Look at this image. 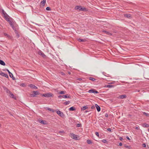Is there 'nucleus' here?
<instances>
[{
    "label": "nucleus",
    "mask_w": 149,
    "mask_h": 149,
    "mask_svg": "<svg viewBox=\"0 0 149 149\" xmlns=\"http://www.w3.org/2000/svg\"><path fill=\"white\" fill-rule=\"evenodd\" d=\"M53 95V94L51 93H47L43 94L42 96L47 97H49L52 96Z\"/></svg>",
    "instance_id": "1"
},
{
    "label": "nucleus",
    "mask_w": 149,
    "mask_h": 149,
    "mask_svg": "<svg viewBox=\"0 0 149 149\" xmlns=\"http://www.w3.org/2000/svg\"><path fill=\"white\" fill-rule=\"evenodd\" d=\"M33 94L31 95V96L32 97H36V95L39 94V92L38 91H33Z\"/></svg>",
    "instance_id": "2"
},
{
    "label": "nucleus",
    "mask_w": 149,
    "mask_h": 149,
    "mask_svg": "<svg viewBox=\"0 0 149 149\" xmlns=\"http://www.w3.org/2000/svg\"><path fill=\"white\" fill-rule=\"evenodd\" d=\"M58 115L60 116L63 117L64 116V115L63 113L61 112L60 111L58 110L56 111Z\"/></svg>",
    "instance_id": "3"
},
{
    "label": "nucleus",
    "mask_w": 149,
    "mask_h": 149,
    "mask_svg": "<svg viewBox=\"0 0 149 149\" xmlns=\"http://www.w3.org/2000/svg\"><path fill=\"white\" fill-rule=\"evenodd\" d=\"M70 136L73 139H74L75 140L77 139V136L73 134H70Z\"/></svg>",
    "instance_id": "4"
},
{
    "label": "nucleus",
    "mask_w": 149,
    "mask_h": 149,
    "mask_svg": "<svg viewBox=\"0 0 149 149\" xmlns=\"http://www.w3.org/2000/svg\"><path fill=\"white\" fill-rule=\"evenodd\" d=\"M88 92L89 93H99L97 91H96L94 89H92L89 90L88 91Z\"/></svg>",
    "instance_id": "5"
},
{
    "label": "nucleus",
    "mask_w": 149,
    "mask_h": 149,
    "mask_svg": "<svg viewBox=\"0 0 149 149\" xmlns=\"http://www.w3.org/2000/svg\"><path fill=\"white\" fill-rule=\"evenodd\" d=\"M3 89L7 93L9 94L11 92L9 90L8 88H6V87L3 86Z\"/></svg>",
    "instance_id": "6"
},
{
    "label": "nucleus",
    "mask_w": 149,
    "mask_h": 149,
    "mask_svg": "<svg viewBox=\"0 0 149 149\" xmlns=\"http://www.w3.org/2000/svg\"><path fill=\"white\" fill-rule=\"evenodd\" d=\"M0 74L2 76L6 77V78H8V75L7 74H6L2 72H0Z\"/></svg>",
    "instance_id": "7"
},
{
    "label": "nucleus",
    "mask_w": 149,
    "mask_h": 149,
    "mask_svg": "<svg viewBox=\"0 0 149 149\" xmlns=\"http://www.w3.org/2000/svg\"><path fill=\"white\" fill-rule=\"evenodd\" d=\"M38 53L39 55L42 56L43 57L45 56V54L40 50L39 51Z\"/></svg>",
    "instance_id": "8"
},
{
    "label": "nucleus",
    "mask_w": 149,
    "mask_h": 149,
    "mask_svg": "<svg viewBox=\"0 0 149 149\" xmlns=\"http://www.w3.org/2000/svg\"><path fill=\"white\" fill-rule=\"evenodd\" d=\"M46 0H43L41 2V6L42 7H44L46 3Z\"/></svg>",
    "instance_id": "9"
},
{
    "label": "nucleus",
    "mask_w": 149,
    "mask_h": 149,
    "mask_svg": "<svg viewBox=\"0 0 149 149\" xmlns=\"http://www.w3.org/2000/svg\"><path fill=\"white\" fill-rule=\"evenodd\" d=\"M29 86H30L31 88H34L35 89H37V87H36V86H35L34 85H33L32 84H30L29 85Z\"/></svg>",
    "instance_id": "10"
},
{
    "label": "nucleus",
    "mask_w": 149,
    "mask_h": 149,
    "mask_svg": "<svg viewBox=\"0 0 149 149\" xmlns=\"http://www.w3.org/2000/svg\"><path fill=\"white\" fill-rule=\"evenodd\" d=\"M102 32H103L105 33L107 35H112V34L111 33H110V32H109L108 31H105V30H103Z\"/></svg>",
    "instance_id": "11"
},
{
    "label": "nucleus",
    "mask_w": 149,
    "mask_h": 149,
    "mask_svg": "<svg viewBox=\"0 0 149 149\" xmlns=\"http://www.w3.org/2000/svg\"><path fill=\"white\" fill-rule=\"evenodd\" d=\"M95 106L96 108L97 111L98 112L100 111V107L97 104H95Z\"/></svg>",
    "instance_id": "12"
},
{
    "label": "nucleus",
    "mask_w": 149,
    "mask_h": 149,
    "mask_svg": "<svg viewBox=\"0 0 149 149\" xmlns=\"http://www.w3.org/2000/svg\"><path fill=\"white\" fill-rule=\"evenodd\" d=\"M9 94V96L10 97L13 98H14L15 99H16L15 97H14V95L11 92Z\"/></svg>",
    "instance_id": "13"
},
{
    "label": "nucleus",
    "mask_w": 149,
    "mask_h": 149,
    "mask_svg": "<svg viewBox=\"0 0 149 149\" xmlns=\"http://www.w3.org/2000/svg\"><path fill=\"white\" fill-rule=\"evenodd\" d=\"M126 97V95H121L120 96L119 98L120 99H123Z\"/></svg>",
    "instance_id": "14"
},
{
    "label": "nucleus",
    "mask_w": 149,
    "mask_h": 149,
    "mask_svg": "<svg viewBox=\"0 0 149 149\" xmlns=\"http://www.w3.org/2000/svg\"><path fill=\"white\" fill-rule=\"evenodd\" d=\"M6 70L8 72V73L9 74V75L10 77H13V74L9 71L8 70V69H6Z\"/></svg>",
    "instance_id": "15"
},
{
    "label": "nucleus",
    "mask_w": 149,
    "mask_h": 149,
    "mask_svg": "<svg viewBox=\"0 0 149 149\" xmlns=\"http://www.w3.org/2000/svg\"><path fill=\"white\" fill-rule=\"evenodd\" d=\"M75 109H76L74 107H70L69 109V110L70 111H73L75 110Z\"/></svg>",
    "instance_id": "16"
},
{
    "label": "nucleus",
    "mask_w": 149,
    "mask_h": 149,
    "mask_svg": "<svg viewBox=\"0 0 149 149\" xmlns=\"http://www.w3.org/2000/svg\"><path fill=\"white\" fill-rule=\"evenodd\" d=\"M0 64L4 66L5 65V63L4 62L1 60H0Z\"/></svg>",
    "instance_id": "17"
},
{
    "label": "nucleus",
    "mask_w": 149,
    "mask_h": 149,
    "mask_svg": "<svg viewBox=\"0 0 149 149\" xmlns=\"http://www.w3.org/2000/svg\"><path fill=\"white\" fill-rule=\"evenodd\" d=\"M80 11H86V9L84 7H81L80 6V9H79Z\"/></svg>",
    "instance_id": "18"
},
{
    "label": "nucleus",
    "mask_w": 149,
    "mask_h": 149,
    "mask_svg": "<svg viewBox=\"0 0 149 149\" xmlns=\"http://www.w3.org/2000/svg\"><path fill=\"white\" fill-rule=\"evenodd\" d=\"M62 97L64 98H70V96L68 95H63L62 96Z\"/></svg>",
    "instance_id": "19"
},
{
    "label": "nucleus",
    "mask_w": 149,
    "mask_h": 149,
    "mask_svg": "<svg viewBox=\"0 0 149 149\" xmlns=\"http://www.w3.org/2000/svg\"><path fill=\"white\" fill-rule=\"evenodd\" d=\"M40 122L43 124H46V122L45 121H44L43 120H40L39 121Z\"/></svg>",
    "instance_id": "20"
},
{
    "label": "nucleus",
    "mask_w": 149,
    "mask_h": 149,
    "mask_svg": "<svg viewBox=\"0 0 149 149\" xmlns=\"http://www.w3.org/2000/svg\"><path fill=\"white\" fill-rule=\"evenodd\" d=\"M124 16L128 18H130L131 17V15L130 14H125Z\"/></svg>",
    "instance_id": "21"
},
{
    "label": "nucleus",
    "mask_w": 149,
    "mask_h": 149,
    "mask_svg": "<svg viewBox=\"0 0 149 149\" xmlns=\"http://www.w3.org/2000/svg\"><path fill=\"white\" fill-rule=\"evenodd\" d=\"M143 127H149V125L148 124H147L146 123H144L143 125Z\"/></svg>",
    "instance_id": "22"
},
{
    "label": "nucleus",
    "mask_w": 149,
    "mask_h": 149,
    "mask_svg": "<svg viewBox=\"0 0 149 149\" xmlns=\"http://www.w3.org/2000/svg\"><path fill=\"white\" fill-rule=\"evenodd\" d=\"M4 18H5V19L8 22L9 21L10 19L8 15L7 16V17H4Z\"/></svg>",
    "instance_id": "23"
},
{
    "label": "nucleus",
    "mask_w": 149,
    "mask_h": 149,
    "mask_svg": "<svg viewBox=\"0 0 149 149\" xmlns=\"http://www.w3.org/2000/svg\"><path fill=\"white\" fill-rule=\"evenodd\" d=\"M89 79L90 80H91L93 81H94L96 80L95 78L92 77H90Z\"/></svg>",
    "instance_id": "24"
},
{
    "label": "nucleus",
    "mask_w": 149,
    "mask_h": 149,
    "mask_svg": "<svg viewBox=\"0 0 149 149\" xmlns=\"http://www.w3.org/2000/svg\"><path fill=\"white\" fill-rule=\"evenodd\" d=\"M9 22V24L12 28H13V25L12 22L9 20V21H8Z\"/></svg>",
    "instance_id": "25"
},
{
    "label": "nucleus",
    "mask_w": 149,
    "mask_h": 149,
    "mask_svg": "<svg viewBox=\"0 0 149 149\" xmlns=\"http://www.w3.org/2000/svg\"><path fill=\"white\" fill-rule=\"evenodd\" d=\"M80 6H76L75 8V10H79V9H80Z\"/></svg>",
    "instance_id": "26"
},
{
    "label": "nucleus",
    "mask_w": 149,
    "mask_h": 149,
    "mask_svg": "<svg viewBox=\"0 0 149 149\" xmlns=\"http://www.w3.org/2000/svg\"><path fill=\"white\" fill-rule=\"evenodd\" d=\"M70 103V102L69 101H67L65 102H64L63 103L65 105H67L68 104H69Z\"/></svg>",
    "instance_id": "27"
},
{
    "label": "nucleus",
    "mask_w": 149,
    "mask_h": 149,
    "mask_svg": "<svg viewBox=\"0 0 149 149\" xmlns=\"http://www.w3.org/2000/svg\"><path fill=\"white\" fill-rule=\"evenodd\" d=\"M66 93V92L64 91H61L59 93V94H65Z\"/></svg>",
    "instance_id": "28"
},
{
    "label": "nucleus",
    "mask_w": 149,
    "mask_h": 149,
    "mask_svg": "<svg viewBox=\"0 0 149 149\" xmlns=\"http://www.w3.org/2000/svg\"><path fill=\"white\" fill-rule=\"evenodd\" d=\"M106 87L109 88H111L112 87H113V85H107L106 86Z\"/></svg>",
    "instance_id": "29"
},
{
    "label": "nucleus",
    "mask_w": 149,
    "mask_h": 149,
    "mask_svg": "<svg viewBox=\"0 0 149 149\" xmlns=\"http://www.w3.org/2000/svg\"><path fill=\"white\" fill-rule=\"evenodd\" d=\"M78 40L79 42H84L85 41V39H81L80 38H79L78 39Z\"/></svg>",
    "instance_id": "30"
},
{
    "label": "nucleus",
    "mask_w": 149,
    "mask_h": 149,
    "mask_svg": "<svg viewBox=\"0 0 149 149\" xmlns=\"http://www.w3.org/2000/svg\"><path fill=\"white\" fill-rule=\"evenodd\" d=\"M87 142L88 144H91L92 143L91 141L90 140H87Z\"/></svg>",
    "instance_id": "31"
},
{
    "label": "nucleus",
    "mask_w": 149,
    "mask_h": 149,
    "mask_svg": "<svg viewBox=\"0 0 149 149\" xmlns=\"http://www.w3.org/2000/svg\"><path fill=\"white\" fill-rule=\"evenodd\" d=\"M87 108L86 106H84L82 107L81 108V110H84L86 109Z\"/></svg>",
    "instance_id": "32"
},
{
    "label": "nucleus",
    "mask_w": 149,
    "mask_h": 149,
    "mask_svg": "<svg viewBox=\"0 0 149 149\" xmlns=\"http://www.w3.org/2000/svg\"><path fill=\"white\" fill-rule=\"evenodd\" d=\"M1 12L3 15H4L6 13L3 9H2L1 10Z\"/></svg>",
    "instance_id": "33"
},
{
    "label": "nucleus",
    "mask_w": 149,
    "mask_h": 149,
    "mask_svg": "<svg viewBox=\"0 0 149 149\" xmlns=\"http://www.w3.org/2000/svg\"><path fill=\"white\" fill-rule=\"evenodd\" d=\"M4 35L6 36L8 38H9V37H10V36H9L8 34H7L6 33H4Z\"/></svg>",
    "instance_id": "34"
},
{
    "label": "nucleus",
    "mask_w": 149,
    "mask_h": 149,
    "mask_svg": "<svg viewBox=\"0 0 149 149\" xmlns=\"http://www.w3.org/2000/svg\"><path fill=\"white\" fill-rule=\"evenodd\" d=\"M102 141L103 143H106L107 142L106 140L104 139L102 140Z\"/></svg>",
    "instance_id": "35"
},
{
    "label": "nucleus",
    "mask_w": 149,
    "mask_h": 149,
    "mask_svg": "<svg viewBox=\"0 0 149 149\" xmlns=\"http://www.w3.org/2000/svg\"><path fill=\"white\" fill-rule=\"evenodd\" d=\"M46 10H51V9H50V8L49 7H47L46 8Z\"/></svg>",
    "instance_id": "36"
},
{
    "label": "nucleus",
    "mask_w": 149,
    "mask_h": 149,
    "mask_svg": "<svg viewBox=\"0 0 149 149\" xmlns=\"http://www.w3.org/2000/svg\"><path fill=\"white\" fill-rule=\"evenodd\" d=\"M143 113L144 115H145L146 116H148L149 115V114L145 112H143Z\"/></svg>",
    "instance_id": "37"
},
{
    "label": "nucleus",
    "mask_w": 149,
    "mask_h": 149,
    "mask_svg": "<svg viewBox=\"0 0 149 149\" xmlns=\"http://www.w3.org/2000/svg\"><path fill=\"white\" fill-rule=\"evenodd\" d=\"M81 126V125L80 124L78 123V124H77V127H80Z\"/></svg>",
    "instance_id": "38"
},
{
    "label": "nucleus",
    "mask_w": 149,
    "mask_h": 149,
    "mask_svg": "<svg viewBox=\"0 0 149 149\" xmlns=\"http://www.w3.org/2000/svg\"><path fill=\"white\" fill-rule=\"evenodd\" d=\"M95 134L98 137H99V133H98V132H95Z\"/></svg>",
    "instance_id": "39"
},
{
    "label": "nucleus",
    "mask_w": 149,
    "mask_h": 149,
    "mask_svg": "<svg viewBox=\"0 0 149 149\" xmlns=\"http://www.w3.org/2000/svg\"><path fill=\"white\" fill-rule=\"evenodd\" d=\"M142 146L143 147H146V144L145 143H143L142 145Z\"/></svg>",
    "instance_id": "40"
},
{
    "label": "nucleus",
    "mask_w": 149,
    "mask_h": 149,
    "mask_svg": "<svg viewBox=\"0 0 149 149\" xmlns=\"http://www.w3.org/2000/svg\"><path fill=\"white\" fill-rule=\"evenodd\" d=\"M3 16L4 17H7V16L8 15L6 13L5 14H4V15H3Z\"/></svg>",
    "instance_id": "41"
},
{
    "label": "nucleus",
    "mask_w": 149,
    "mask_h": 149,
    "mask_svg": "<svg viewBox=\"0 0 149 149\" xmlns=\"http://www.w3.org/2000/svg\"><path fill=\"white\" fill-rule=\"evenodd\" d=\"M107 130L109 132H111V129L110 128L107 129Z\"/></svg>",
    "instance_id": "42"
},
{
    "label": "nucleus",
    "mask_w": 149,
    "mask_h": 149,
    "mask_svg": "<svg viewBox=\"0 0 149 149\" xmlns=\"http://www.w3.org/2000/svg\"><path fill=\"white\" fill-rule=\"evenodd\" d=\"M125 147L127 148H130V146H125Z\"/></svg>",
    "instance_id": "43"
},
{
    "label": "nucleus",
    "mask_w": 149,
    "mask_h": 149,
    "mask_svg": "<svg viewBox=\"0 0 149 149\" xmlns=\"http://www.w3.org/2000/svg\"><path fill=\"white\" fill-rule=\"evenodd\" d=\"M95 108V106H92L91 107V109H94Z\"/></svg>",
    "instance_id": "44"
},
{
    "label": "nucleus",
    "mask_w": 149,
    "mask_h": 149,
    "mask_svg": "<svg viewBox=\"0 0 149 149\" xmlns=\"http://www.w3.org/2000/svg\"><path fill=\"white\" fill-rule=\"evenodd\" d=\"M61 74L62 75H65V73H64L63 72H61Z\"/></svg>",
    "instance_id": "45"
},
{
    "label": "nucleus",
    "mask_w": 149,
    "mask_h": 149,
    "mask_svg": "<svg viewBox=\"0 0 149 149\" xmlns=\"http://www.w3.org/2000/svg\"><path fill=\"white\" fill-rule=\"evenodd\" d=\"M139 129V126L136 127H135V129L136 130H138Z\"/></svg>",
    "instance_id": "46"
},
{
    "label": "nucleus",
    "mask_w": 149,
    "mask_h": 149,
    "mask_svg": "<svg viewBox=\"0 0 149 149\" xmlns=\"http://www.w3.org/2000/svg\"><path fill=\"white\" fill-rule=\"evenodd\" d=\"M122 145V143H119V146H121Z\"/></svg>",
    "instance_id": "47"
},
{
    "label": "nucleus",
    "mask_w": 149,
    "mask_h": 149,
    "mask_svg": "<svg viewBox=\"0 0 149 149\" xmlns=\"http://www.w3.org/2000/svg\"><path fill=\"white\" fill-rule=\"evenodd\" d=\"M47 109L48 110H49V111H51V109H50V108H47Z\"/></svg>",
    "instance_id": "48"
},
{
    "label": "nucleus",
    "mask_w": 149,
    "mask_h": 149,
    "mask_svg": "<svg viewBox=\"0 0 149 149\" xmlns=\"http://www.w3.org/2000/svg\"><path fill=\"white\" fill-rule=\"evenodd\" d=\"M62 95H59L58 97L59 98H61V97H62Z\"/></svg>",
    "instance_id": "49"
},
{
    "label": "nucleus",
    "mask_w": 149,
    "mask_h": 149,
    "mask_svg": "<svg viewBox=\"0 0 149 149\" xmlns=\"http://www.w3.org/2000/svg\"><path fill=\"white\" fill-rule=\"evenodd\" d=\"M126 139H127L128 140H130V138H129V137L128 136H127L126 137Z\"/></svg>",
    "instance_id": "50"
},
{
    "label": "nucleus",
    "mask_w": 149,
    "mask_h": 149,
    "mask_svg": "<svg viewBox=\"0 0 149 149\" xmlns=\"http://www.w3.org/2000/svg\"><path fill=\"white\" fill-rule=\"evenodd\" d=\"M123 139L122 137H120L119 138V139L120 140H123Z\"/></svg>",
    "instance_id": "51"
},
{
    "label": "nucleus",
    "mask_w": 149,
    "mask_h": 149,
    "mask_svg": "<svg viewBox=\"0 0 149 149\" xmlns=\"http://www.w3.org/2000/svg\"><path fill=\"white\" fill-rule=\"evenodd\" d=\"M11 78H12V79L13 80H14L15 79V78L13 77H13H10Z\"/></svg>",
    "instance_id": "52"
},
{
    "label": "nucleus",
    "mask_w": 149,
    "mask_h": 149,
    "mask_svg": "<svg viewBox=\"0 0 149 149\" xmlns=\"http://www.w3.org/2000/svg\"><path fill=\"white\" fill-rule=\"evenodd\" d=\"M13 29L15 31V32L16 31V30H15V28L13 26Z\"/></svg>",
    "instance_id": "53"
},
{
    "label": "nucleus",
    "mask_w": 149,
    "mask_h": 149,
    "mask_svg": "<svg viewBox=\"0 0 149 149\" xmlns=\"http://www.w3.org/2000/svg\"><path fill=\"white\" fill-rule=\"evenodd\" d=\"M51 111H52V112H54V110L53 109H51Z\"/></svg>",
    "instance_id": "54"
},
{
    "label": "nucleus",
    "mask_w": 149,
    "mask_h": 149,
    "mask_svg": "<svg viewBox=\"0 0 149 149\" xmlns=\"http://www.w3.org/2000/svg\"><path fill=\"white\" fill-rule=\"evenodd\" d=\"M105 116L106 117H108V115L107 114H105Z\"/></svg>",
    "instance_id": "55"
},
{
    "label": "nucleus",
    "mask_w": 149,
    "mask_h": 149,
    "mask_svg": "<svg viewBox=\"0 0 149 149\" xmlns=\"http://www.w3.org/2000/svg\"><path fill=\"white\" fill-rule=\"evenodd\" d=\"M24 84H22V86H24Z\"/></svg>",
    "instance_id": "56"
},
{
    "label": "nucleus",
    "mask_w": 149,
    "mask_h": 149,
    "mask_svg": "<svg viewBox=\"0 0 149 149\" xmlns=\"http://www.w3.org/2000/svg\"><path fill=\"white\" fill-rule=\"evenodd\" d=\"M62 132V131H60L59 132V133H62V132Z\"/></svg>",
    "instance_id": "57"
},
{
    "label": "nucleus",
    "mask_w": 149,
    "mask_h": 149,
    "mask_svg": "<svg viewBox=\"0 0 149 149\" xmlns=\"http://www.w3.org/2000/svg\"><path fill=\"white\" fill-rule=\"evenodd\" d=\"M68 73L69 74H70V72H68Z\"/></svg>",
    "instance_id": "58"
},
{
    "label": "nucleus",
    "mask_w": 149,
    "mask_h": 149,
    "mask_svg": "<svg viewBox=\"0 0 149 149\" xmlns=\"http://www.w3.org/2000/svg\"><path fill=\"white\" fill-rule=\"evenodd\" d=\"M79 80H81V78H79Z\"/></svg>",
    "instance_id": "59"
},
{
    "label": "nucleus",
    "mask_w": 149,
    "mask_h": 149,
    "mask_svg": "<svg viewBox=\"0 0 149 149\" xmlns=\"http://www.w3.org/2000/svg\"><path fill=\"white\" fill-rule=\"evenodd\" d=\"M17 36H18V37H19V35H17Z\"/></svg>",
    "instance_id": "60"
},
{
    "label": "nucleus",
    "mask_w": 149,
    "mask_h": 149,
    "mask_svg": "<svg viewBox=\"0 0 149 149\" xmlns=\"http://www.w3.org/2000/svg\"><path fill=\"white\" fill-rule=\"evenodd\" d=\"M17 36H18V37H19V35H17Z\"/></svg>",
    "instance_id": "61"
},
{
    "label": "nucleus",
    "mask_w": 149,
    "mask_h": 149,
    "mask_svg": "<svg viewBox=\"0 0 149 149\" xmlns=\"http://www.w3.org/2000/svg\"><path fill=\"white\" fill-rule=\"evenodd\" d=\"M17 36H18V37H19V35H17Z\"/></svg>",
    "instance_id": "62"
},
{
    "label": "nucleus",
    "mask_w": 149,
    "mask_h": 149,
    "mask_svg": "<svg viewBox=\"0 0 149 149\" xmlns=\"http://www.w3.org/2000/svg\"><path fill=\"white\" fill-rule=\"evenodd\" d=\"M1 126V125L0 124V127Z\"/></svg>",
    "instance_id": "63"
},
{
    "label": "nucleus",
    "mask_w": 149,
    "mask_h": 149,
    "mask_svg": "<svg viewBox=\"0 0 149 149\" xmlns=\"http://www.w3.org/2000/svg\"><path fill=\"white\" fill-rule=\"evenodd\" d=\"M148 131L149 132V129H148Z\"/></svg>",
    "instance_id": "64"
}]
</instances>
